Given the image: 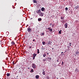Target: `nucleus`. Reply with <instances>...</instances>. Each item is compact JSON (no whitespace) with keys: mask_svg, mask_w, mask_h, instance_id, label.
Segmentation results:
<instances>
[{"mask_svg":"<svg viewBox=\"0 0 79 79\" xmlns=\"http://www.w3.org/2000/svg\"><path fill=\"white\" fill-rule=\"evenodd\" d=\"M76 55H78V54H79V52H76Z\"/></svg>","mask_w":79,"mask_h":79,"instance_id":"25","label":"nucleus"},{"mask_svg":"<svg viewBox=\"0 0 79 79\" xmlns=\"http://www.w3.org/2000/svg\"><path fill=\"white\" fill-rule=\"evenodd\" d=\"M47 59L48 60V61H50L52 60V58L48 57L47 58Z\"/></svg>","mask_w":79,"mask_h":79,"instance_id":"3","label":"nucleus"},{"mask_svg":"<svg viewBox=\"0 0 79 79\" xmlns=\"http://www.w3.org/2000/svg\"><path fill=\"white\" fill-rule=\"evenodd\" d=\"M11 44L12 45H15V42H12L11 43Z\"/></svg>","mask_w":79,"mask_h":79,"instance_id":"15","label":"nucleus"},{"mask_svg":"<svg viewBox=\"0 0 79 79\" xmlns=\"http://www.w3.org/2000/svg\"><path fill=\"white\" fill-rule=\"evenodd\" d=\"M41 35V36H42V35Z\"/></svg>","mask_w":79,"mask_h":79,"instance_id":"47","label":"nucleus"},{"mask_svg":"<svg viewBox=\"0 0 79 79\" xmlns=\"http://www.w3.org/2000/svg\"><path fill=\"white\" fill-rule=\"evenodd\" d=\"M33 41H35V40H34V39L33 40Z\"/></svg>","mask_w":79,"mask_h":79,"instance_id":"36","label":"nucleus"},{"mask_svg":"<svg viewBox=\"0 0 79 79\" xmlns=\"http://www.w3.org/2000/svg\"><path fill=\"white\" fill-rule=\"evenodd\" d=\"M75 8H76V9H77V8H78V6H76L75 7Z\"/></svg>","mask_w":79,"mask_h":79,"instance_id":"29","label":"nucleus"},{"mask_svg":"<svg viewBox=\"0 0 79 79\" xmlns=\"http://www.w3.org/2000/svg\"><path fill=\"white\" fill-rule=\"evenodd\" d=\"M43 45H44L45 44V42H42Z\"/></svg>","mask_w":79,"mask_h":79,"instance_id":"17","label":"nucleus"},{"mask_svg":"<svg viewBox=\"0 0 79 79\" xmlns=\"http://www.w3.org/2000/svg\"><path fill=\"white\" fill-rule=\"evenodd\" d=\"M35 77L36 79H39V75H36L35 76Z\"/></svg>","mask_w":79,"mask_h":79,"instance_id":"10","label":"nucleus"},{"mask_svg":"<svg viewBox=\"0 0 79 79\" xmlns=\"http://www.w3.org/2000/svg\"><path fill=\"white\" fill-rule=\"evenodd\" d=\"M69 46H71V44H70V45H69Z\"/></svg>","mask_w":79,"mask_h":79,"instance_id":"40","label":"nucleus"},{"mask_svg":"<svg viewBox=\"0 0 79 79\" xmlns=\"http://www.w3.org/2000/svg\"><path fill=\"white\" fill-rule=\"evenodd\" d=\"M36 55H37L36 54H35V53L34 54L33 57H35V56H36Z\"/></svg>","mask_w":79,"mask_h":79,"instance_id":"11","label":"nucleus"},{"mask_svg":"<svg viewBox=\"0 0 79 79\" xmlns=\"http://www.w3.org/2000/svg\"><path fill=\"white\" fill-rule=\"evenodd\" d=\"M10 76V74L7 73V77H8V76Z\"/></svg>","mask_w":79,"mask_h":79,"instance_id":"22","label":"nucleus"},{"mask_svg":"<svg viewBox=\"0 0 79 79\" xmlns=\"http://www.w3.org/2000/svg\"><path fill=\"white\" fill-rule=\"evenodd\" d=\"M13 64H14V62H13Z\"/></svg>","mask_w":79,"mask_h":79,"instance_id":"39","label":"nucleus"},{"mask_svg":"<svg viewBox=\"0 0 79 79\" xmlns=\"http://www.w3.org/2000/svg\"><path fill=\"white\" fill-rule=\"evenodd\" d=\"M46 79H50V78L48 76H47L46 77Z\"/></svg>","mask_w":79,"mask_h":79,"instance_id":"23","label":"nucleus"},{"mask_svg":"<svg viewBox=\"0 0 79 79\" xmlns=\"http://www.w3.org/2000/svg\"><path fill=\"white\" fill-rule=\"evenodd\" d=\"M28 69H29V68H28Z\"/></svg>","mask_w":79,"mask_h":79,"instance_id":"42","label":"nucleus"},{"mask_svg":"<svg viewBox=\"0 0 79 79\" xmlns=\"http://www.w3.org/2000/svg\"><path fill=\"white\" fill-rule=\"evenodd\" d=\"M69 44H70V45H71V43H69Z\"/></svg>","mask_w":79,"mask_h":79,"instance_id":"35","label":"nucleus"},{"mask_svg":"<svg viewBox=\"0 0 79 79\" xmlns=\"http://www.w3.org/2000/svg\"><path fill=\"white\" fill-rule=\"evenodd\" d=\"M31 48V47L30 46L29 47V48Z\"/></svg>","mask_w":79,"mask_h":79,"instance_id":"37","label":"nucleus"},{"mask_svg":"<svg viewBox=\"0 0 79 79\" xmlns=\"http://www.w3.org/2000/svg\"><path fill=\"white\" fill-rule=\"evenodd\" d=\"M31 72H32V73L34 72V69H32L31 71Z\"/></svg>","mask_w":79,"mask_h":79,"instance_id":"21","label":"nucleus"},{"mask_svg":"<svg viewBox=\"0 0 79 79\" xmlns=\"http://www.w3.org/2000/svg\"><path fill=\"white\" fill-rule=\"evenodd\" d=\"M48 45H49V44H51V42L50 41H49L48 43Z\"/></svg>","mask_w":79,"mask_h":79,"instance_id":"24","label":"nucleus"},{"mask_svg":"<svg viewBox=\"0 0 79 79\" xmlns=\"http://www.w3.org/2000/svg\"><path fill=\"white\" fill-rule=\"evenodd\" d=\"M52 50L53 49V48H52Z\"/></svg>","mask_w":79,"mask_h":79,"instance_id":"43","label":"nucleus"},{"mask_svg":"<svg viewBox=\"0 0 79 79\" xmlns=\"http://www.w3.org/2000/svg\"><path fill=\"white\" fill-rule=\"evenodd\" d=\"M46 59H43V61H46Z\"/></svg>","mask_w":79,"mask_h":79,"instance_id":"26","label":"nucleus"},{"mask_svg":"<svg viewBox=\"0 0 79 79\" xmlns=\"http://www.w3.org/2000/svg\"><path fill=\"white\" fill-rule=\"evenodd\" d=\"M57 62H58V61H59V60H57Z\"/></svg>","mask_w":79,"mask_h":79,"instance_id":"34","label":"nucleus"},{"mask_svg":"<svg viewBox=\"0 0 79 79\" xmlns=\"http://www.w3.org/2000/svg\"><path fill=\"white\" fill-rule=\"evenodd\" d=\"M43 56H44V57H45V56H46V54H45V53L44 54Z\"/></svg>","mask_w":79,"mask_h":79,"instance_id":"16","label":"nucleus"},{"mask_svg":"<svg viewBox=\"0 0 79 79\" xmlns=\"http://www.w3.org/2000/svg\"><path fill=\"white\" fill-rule=\"evenodd\" d=\"M32 67L33 68V69H36V65H35V64H32Z\"/></svg>","mask_w":79,"mask_h":79,"instance_id":"1","label":"nucleus"},{"mask_svg":"<svg viewBox=\"0 0 79 79\" xmlns=\"http://www.w3.org/2000/svg\"><path fill=\"white\" fill-rule=\"evenodd\" d=\"M63 62L62 61V65H63Z\"/></svg>","mask_w":79,"mask_h":79,"instance_id":"33","label":"nucleus"},{"mask_svg":"<svg viewBox=\"0 0 79 79\" xmlns=\"http://www.w3.org/2000/svg\"><path fill=\"white\" fill-rule=\"evenodd\" d=\"M48 29H49L50 31H51V32H52V29H50V27L48 28Z\"/></svg>","mask_w":79,"mask_h":79,"instance_id":"12","label":"nucleus"},{"mask_svg":"<svg viewBox=\"0 0 79 79\" xmlns=\"http://www.w3.org/2000/svg\"><path fill=\"white\" fill-rule=\"evenodd\" d=\"M35 57H33V60H34V59H35Z\"/></svg>","mask_w":79,"mask_h":79,"instance_id":"31","label":"nucleus"},{"mask_svg":"<svg viewBox=\"0 0 79 79\" xmlns=\"http://www.w3.org/2000/svg\"><path fill=\"white\" fill-rule=\"evenodd\" d=\"M44 69H43V71H44Z\"/></svg>","mask_w":79,"mask_h":79,"instance_id":"44","label":"nucleus"},{"mask_svg":"<svg viewBox=\"0 0 79 79\" xmlns=\"http://www.w3.org/2000/svg\"><path fill=\"white\" fill-rule=\"evenodd\" d=\"M48 54H49L48 53H47V55H48Z\"/></svg>","mask_w":79,"mask_h":79,"instance_id":"41","label":"nucleus"},{"mask_svg":"<svg viewBox=\"0 0 79 79\" xmlns=\"http://www.w3.org/2000/svg\"><path fill=\"white\" fill-rule=\"evenodd\" d=\"M77 71V69H76L75 70V72H76Z\"/></svg>","mask_w":79,"mask_h":79,"instance_id":"30","label":"nucleus"},{"mask_svg":"<svg viewBox=\"0 0 79 79\" xmlns=\"http://www.w3.org/2000/svg\"><path fill=\"white\" fill-rule=\"evenodd\" d=\"M41 34L42 35H45V34L44 33H41Z\"/></svg>","mask_w":79,"mask_h":79,"instance_id":"20","label":"nucleus"},{"mask_svg":"<svg viewBox=\"0 0 79 79\" xmlns=\"http://www.w3.org/2000/svg\"><path fill=\"white\" fill-rule=\"evenodd\" d=\"M39 16H44V14L43 13L41 12Z\"/></svg>","mask_w":79,"mask_h":79,"instance_id":"6","label":"nucleus"},{"mask_svg":"<svg viewBox=\"0 0 79 79\" xmlns=\"http://www.w3.org/2000/svg\"><path fill=\"white\" fill-rule=\"evenodd\" d=\"M36 12L38 14H40L41 12V10L40 9L37 10Z\"/></svg>","mask_w":79,"mask_h":79,"instance_id":"4","label":"nucleus"},{"mask_svg":"<svg viewBox=\"0 0 79 79\" xmlns=\"http://www.w3.org/2000/svg\"><path fill=\"white\" fill-rule=\"evenodd\" d=\"M6 34L8 35V34H9V33L8 32H6Z\"/></svg>","mask_w":79,"mask_h":79,"instance_id":"27","label":"nucleus"},{"mask_svg":"<svg viewBox=\"0 0 79 79\" xmlns=\"http://www.w3.org/2000/svg\"><path fill=\"white\" fill-rule=\"evenodd\" d=\"M61 32H62V31L61 30H60L59 31V34H61Z\"/></svg>","mask_w":79,"mask_h":79,"instance_id":"14","label":"nucleus"},{"mask_svg":"<svg viewBox=\"0 0 79 79\" xmlns=\"http://www.w3.org/2000/svg\"><path fill=\"white\" fill-rule=\"evenodd\" d=\"M64 26H65V28H67V27H68V23H66L64 25Z\"/></svg>","mask_w":79,"mask_h":79,"instance_id":"5","label":"nucleus"},{"mask_svg":"<svg viewBox=\"0 0 79 79\" xmlns=\"http://www.w3.org/2000/svg\"><path fill=\"white\" fill-rule=\"evenodd\" d=\"M64 1H65V0H64Z\"/></svg>","mask_w":79,"mask_h":79,"instance_id":"45","label":"nucleus"},{"mask_svg":"<svg viewBox=\"0 0 79 79\" xmlns=\"http://www.w3.org/2000/svg\"><path fill=\"white\" fill-rule=\"evenodd\" d=\"M38 21H42V19H41V18H38Z\"/></svg>","mask_w":79,"mask_h":79,"instance_id":"9","label":"nucleus"},{"mask_svg":"<svg viewBox=\"0 0 79 79\" xmlns=\"http://www.w3.org/2000/svg\"><path fill=\"white\" fill-rule=\"evenodd\" d=\"M65 10H66V11H67V10H68V7H66L65 8Z\"/></svg>","mask_w":79,"mask_h":79,"instance_id":"19","label":"nucleus"},{"mask_svg":"<svg viewBox=\"0 0 79 79\" xmlns=\"http://www.w3.org/2000/svg\"><path fill=\"white\" fill-rule=\"evenodd\" d=\"M61 19H64V18L61 17Z\"/></svg>","mask_w":79,"mask_h":79,"instance_id":"28","label":"nucleus"},{"mask_svg":"<svg viewBox=\"0 0 79 79\" xmlns=\"http://www.w3.org/2000/svg\"><path fill=\"white\" fill-rule=\"evenodd\" d=\"M27 31L28 32H32V29H31L30 28H27Z\"/></svg>","mask_w":79,"mask_h":79,"instance_id":"2","label":"nucleus"},{"mask_svg":"<svg viewBox=\"0 0 79 79\" xmlns=\"http://www.w3.org/2000/svg\"><path fill=\"white\" fill-rule=\"evenodd\" d=\"M37 53H40V52H39V49H37Z\"/></svg>","mask_w":79,"mask_h":79,"instance_id":"18","label":"nucleus"},{"mask_svg":"<svg viewBox=\"0 0 79 79\" xmlns=\"http://www.w3.org/2000/svg\"><path fill=\"white\" fill-rule=\"evenodd\" d=\"M42 11H44L45 10V8L44 7H42L41 9Z\"/></svg>","mask_w":79,"mask_h":79,"instance_id":"7","label":"nucleus"},{"mask_svg":"<svg viewBox=\"0 0 79 79\" xmlns=\"http://www.w3.org/2000/svg\"><path fill=\"white\" fill-rule=\"evenodd\" d=\"M57 79H58V78H57Z\"/></svg>","mask_w":79,"mask_h":79,"instance_id":"46","label":"nucleus"},{"mask_svg":"<svg viewBox=\"0 0 79 79\" xmlns=\"http://www.w3.org/2000/svg\"><path fill=\"white\" fill-rule=\"evenodd\" d=\"M42 74L43 75H45V71H43Z\"/></svg>","mask_w":79,"mask_h":79,"instance_id":"13","label":"nucleus"},{"mask_svg":"<svg viewBox=\"0 0 79 79\" xmlns=\"http://www.w3.org/2000/svg\"><path fill=\"white\" fill-rule=\"evenodd\" d=\"M52 23H50V26H52Z\"/></svg>","mask_w":79,"mask_h":79,"instance_id":"32","label":"nucleus"},{"mask_svg":"<svg viewBox=\"0 0 79 79\" xmlns=\"http://www.w3.org/2000/svg\"><path fill=\"white\" fill-rule=\"evenodd\" d=\"M61 53V54H62V53H63V52H62Z\"/></svg>","mask_w":79,"mask_h":79,"instance_id":"38","label":"nucleus"},{"mask_svg":"<svg viewBox=\"0 0 79 79\" xmlns=\"http://www.w3.org/2000/svg\"><path fill=\"white\" fill-rule=\"evenodd\" d=\"M62 55H63V54H62Z\"/></svg>","mask_w":79,"mask_h":79,"instance_id":"48","label":"nucleus"},{"mask_svg":"<svg viewBox=\"0 0 79 79\" xmlns=\"http://www.w3.org/2000/svg\"><path fill=\"white\" fill-rule=\"evenodd\" d=\"M33 1L34 3H37V2L36 0H33Z\"/></svg>","mask_w":79,"mask_h":79,"instance_id":"8","label":"nucleus"}]
</instances>
